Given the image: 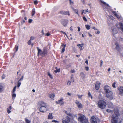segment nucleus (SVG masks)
Instances as JSON below:
<instances>
[{"label":"nucleus","mask_w":123,"mask_h":123,"mask_svg":"<svg viewBox=\"0 0 123 123\" xmlns=\"http://www.w3.org/2000/svg\"><path fill=\"white\" fill-rule=\"evenodd\" d=\"M78 115L79 117L78 118V120L80 123H89L87 119L84 115L82 114H79Z\"/></svg>","instance_id":"1"},{"label":"nucleus","mask_w":123,"mask_h":123,"mask_svg":"<svg viewBox=\"0 0 123 123\" xmlns=\"http://www.w3.org/2000/svg\"><path fill=\"white\" fill-rule=\"evenodd\" d=\"M98 107L101 109L105 108L106 105V103L103 100L99 101L98 103Z\"/></svg>","instance_id":"2"},{"label":"nucleus","mask_w":123,"mask_h":123,"mask_svg":"<svg viewBox=\"0 0 123 123\" xmlns=\"http://www.w3.org/2000/svg\"><path fill=\"white\" fill-rule=\"evenodd\" d=\"M91 123H98L100 122V120L97 117H92L91 118Z\"/></svg>","instance_id":"3"},{"label":"nucleus","mask_w":123,"mask_h":123,"mask_svg":"<svg viewBox=\"0 0 123 123\" xmlns=\"http://www.w3.org/2000/svg\"><path fill=\"white\" fill-rule=\"evenodd\" d=\"M106 97L110 100H111L113 99V97L112 91L106 93Z\"/></svg>","instance_id":"4"},{"label":"nucleus","mask_w":123,"mask_h":123,"mask_svg":"<svg viewBox=\"0 0 123 123\" xmlns=\"http://www.w3.org/2000/svg\"><path fill=\"white\" fill-rule=\"evenodd\" d=\"M61 24L65 27H66L68 23V20L66 19H63L61 20Z\"/></svg>","instance_id":"5"},{"label":"nucleus","mask_w":123,"mask_h":123,"mask_svg":"<svg viewBox=\"0 0 123 123\" xmlns=\"http://www.w3.org/2000/svg\"><path fill=\"white\" fill-rule=\"evenodd\" d=\"M70 121V118L68 116H67L64 118L62 120L63 123H68Z\"/></svg>","instance_id":"6"},{"label":"nucleus","mask_w":123,"mask_h":123,"mask_svg":"<svg viewBox=\"0 0 123 123\" xmlns=\"http://www.w3.org/2000/svg\"><path fill=\"white\" fill-rule=\"evenodd\" d=\"M104 90L106 93L112 91L111 88L108 86H106L104 87Z\"/></svg>","instance_id":"7"},{"label":"nucleus","mask_w":123,"mask_h":123,"mask_svg":"<svg viewBox=\"0 0 123 123\" xmlns=\"http://www.w3.org/2000/svg\"><path fill=\"white\" fill-rule=\"evenodd\" d=\"M112 32L113 35L118 33V31L116 28L115 27H112L111 28Z\"/></svg>","instance_id":"8"},{"label":"nucleus","mask_w":123,"mask_h":123,"mask_svg":"<svg viewBox=\"0 0 123 123\" xmlns=\"http://www.w3.org/2000/svg\"><path fill=\"white\" fill-rule=\"evenodd\" d=\"M118 119L117 117H114V115L112 117V123H117Z\"/></svg>","instance_id":"9"},{"label":"nucleus","mask_w":123,"mask_h":123,"mask_svg":"<svg viewBox=\"0 0 123 123\" xmlns=\"http://www.w3.org/2000/svg\"><path fill=\"white\" fill-rule=\"evenodd\" d=\"M47 107H41L40 108V111L42 112H44L46 111Z\"/></svg>","instance_id":"10"},{"label":"nucleus","mask_w":123,"mask_h":123,"mask_svg":"<svg viewBox=\"0 0 123 123\" xmlns=\"http://www.w3.org/2000/svg\"><path fill=\"white\" fill-rule=\"evenodd\" d=\"M60 13L62 14H64L69 16L70 14L69 12L66 11H62L60 12Z\"/></svg>","instance_id":"11"},{"label":"nucleus","mask_w":123,"mask_h":123,"mask_svg":"<svg viewBox=\"0 0 123 123\" xmlns=\"http://www.w3.org/2000/svg\"><path fill=\"white\" fill-rule=\"evenodd\" d=\"M75 104L77 105L78 107L79 108H82V104L76 100L75 102Z\"/></svg>","instance_id":"12"},{"label":"nucleus","mask_w":123,"mask_h":123,"mask_svg":"<svg viewBox=\"0 0 123 123\" xmlns=\"http://www.w3.org/2000/svg\"><path fill=\"white\" fill-rule=\"evenodd\" d=\"M63 99L62 98L61 99L58 101H56V103L57 104H60L61 105H63L64 104V102L62 101Z\"/></svg>","instance_id":"13"},{"label":"nucleus","mask_w":123,"mask_h":123,"mask_svg":"<svg viewBox=\"0 0 123 123\" xmlns=\"http://www.w3.org/2000/svg\"><path fill=\"white\" fill-rule=\"evenodd\" d=\"M114 113L115 115H116V116H114V117H117H117L119 116V113L118 111V109H115L114 110ZM114 116H115L114 115Z\"/></svg>","instance_id":"14"},{"label":"nucleus","mask_w":123,"mask_h":123,"mask_svg":"<svg viewBox=\"0 0 123 123\" xmlns=\"http://www.w3.org/2000/svg\"><path fill=\"white\" fill-rule=\"evenodd\" d=\"M100 87V82H99L97 81L95 84V88L96 90H98Z\"/></svg>","instance_id":"15"},{"label":"nucleus","mask_w":123,"mask_h":123,"mask_svg":"<svg viewBox=\"0 0 123 123\" xmlns=\"http://www.w3.org/2000/svg\"><path fill=\"white\" fill-rule=\"evenodd\" d=\"M123 25L121 23L118 24H117L116 25V26L118 28H121L122 29V27L123 26Z\"/></svg>","instance_id":"16"},{"label":"nucleus","mask_w":123,"mask_h":123,"mask_svg":"<svg viewBox=\"0 0 123 123\" xmlns=\"http://www.w3.org/2000/svg\"><path fill=\"white\" fill-rule=\"evenodd\" d=\"M39 104L41 107H47L46 104L43 102H40L39 103Z\"/></svg>","instance_id":"17"},{"label":"nucleus","mask_w":123,"mask_h":123,"mask_svg":"<svg viewBox=\"0 0 123 123\" xmlns=\"http://www.w3.org/2000/svg\"><path fill=\"white\" fill-rule=\"evenodd\" d=\"M118 89L120 91V94H121L123 93V87L121 86L119 87Z\"/></svg>","instance_id":"18"},{"label":"nucleus","mask_w":123,"mask_h":123,"mask_svg":"<svg viewBox=\"0 0 123 123\" xmlns=\"http://www.w3.org/2000/svg\"><path fill=\"white\" fill-rule=\"evenodd\" d=\"M37 48L38 50V55H39L42 54V52L41 50L39 49L38 47H37Z\"/></svg>","instance_id":"19"},{"label":"nucleus","mask_w":123,"mask_h":123,"mask_svg":"<svg viewBox=\"0 0 123 123\" xmlns=\"http://www.w3.org/2000/svg\"><path fill=\"white\" fill-rule=\"evenodd\" d=\"M115 44L116 45V49L118 51L120 50V48L118 44L116 43H115Z\"/></svg>","instance_id":"20"},{"label":"nucleus","mask_w":123,"mask_h":123,"mask_svg":"<svg viewBox=\"0 0 123 123\" xmlns=\"http://www.w3.org/2000/svg\"><path fill=\"white\" fill-rule=\"evenodd\" d=\"M42 55L44 56L46 55H47V50L44 49L43 50V51L42 53Z\"/></svg>","instance_id":"21"},{"label":"nucleus","mask_w":123,"mask_h":123,"mask_svg":"<svg viewBox=\"0 0 123 123\" xmlns=\"http://www.w3.org/2000/svg\"><path fill=\"white\" fill-rule=\"evenodd\" d=\"M52 113H51L49 114L48 116V118L49 119H52L53 118V117L52 116Z\"/></svg>","instance_id":"22"},{"label":"nucleus","mask_w":123,"mask_h":123,"mask_svg":"<svg viewBox=\"0 0 123 123\" xmlns=\"http://www.w3.org/2000/svg\"><path fill=\"white\" fill-rule=\"evenodd\" d=\"M49 97L51 99H53L55 97V95L54 94H49Z\"/></svg>","instance_id":"23"},{"label":"nucleus","mask_w":123,"mask_h":123,"mask_svg":"<svg viewBox=\"0 0 123 123\" xmlns=\"http://www.w3.org/2000/svg\"><path fill=\"white\" fill-rule=\"evenodd\" d=\"M88 9L87 10H84L82 12V14H83V13H84L85 14H86L87 12H89V13H90V11H88Z\"/></svg>","instance_id":"24"},{"label":"nucleus","mask_w":123,"mask_h":123,"mask_svg":"<svg viewBox=\"0 0 123 123\" xmlns=\"http://www.w3.org/2000/svg\"><path fill=\"white\" fill-rule=\"evenodd\" d=\"M25 121L26 123H31L30 121L29 120L26 118H25Z\"/></svg>","instance_id":"25"},{"label":"nucleus","mask_w":123,"mask_h":123,"mask_svg":"<svg viewBox=\"0 0 123 123\" xmlns=\"http://www.w3.org/2000/svg\"><path fill=\"white\" fill-rule=\"evenodd\" d=\"M35 13V10L34 8L32 9V16H33Z\"/></svg>","instance_id":"26"},{"label":"nucleus","mask_w":123,"mask_h":123,"mask_svg":"<svg viewBox=\"0 0 123 123\" xmlns=\"http://www.w3.org/2000/svg\"><path fill=\"white\" fill-rule=\"evenodd\" d=\"M85 26L86 27L87 30H89L90 29L91 27L89 25H85Z\"/></svg>","instance_id":"27"},{"label":"nucleus","mask_w":123,"mask_h":123,"mask_svg":"<svg viewBox=\"0 0 123 123\" xmlns=\"http://www.w3.org/2000/svg\"><path fill=\"white\" fill-rule=\"evenodd\" d=\"M100 1L104 5H107V6H109V5L107 4L106 2H104V1L101 0H100Z\"/></svg>","instance_id":"28"},{"label":"nucleus","mask_w":123,"mask_h":123,"mask_svg":"<svg viewBox=\"0 0 123 123\" xmlns=\"http://www.w3.org/2000/svg\"><path fill=\"white\" fill-rule=\"evenodd\" d=\"M80 76L81 77L83 78H84L85 77V75L84 74V73H81L80 74Z\"/></svg>","instance_id":"29"},{"label":"nucleus","mask_w":123,"mask_h":123,"mask_svg":"<svg viewBox=\"0 0 123 123\" xmlns=\"http://www.w3.org/2000/svg\"><path fill=\"white\" fill-rule=\"evenodd\" d=\"M3 88V86L0 83V92L2 91Z\"/></svg>","instance_id":"30"},{"label":"nucleus","mask_w":123,"mask_h":123,"mask_svg":"<svg viewBox=\"0 0 123 123\" xmlns=\"http://www.w3.org/2000/svg\"><path fill=\"white\" fill-rule=\"evenodd\" d=\"M81 45H82L80 47V50H82L84 49V48L83 47L84 44H82Z\"/></svg>","instance_id":"31"},{"label":"nucleus","mask_w":123,"mask_h":123,"mask_svg":"<svg viewBox=\"0 0 123 123\" xmlns=\"http://www.w3.org/2000/svg\"><path fill=\"white\" fill-rule=\"evenodd\" d=\"M54 72L56 73L57 72H60V68H59L57 70H55Z\"/></svg>","instance_id":"32"},{"label":"nucleus","mask_w":123,"mask_h":123,"mask_svg":"<svg viewBox=\"0 0 123 123\" xmlns=\"http://www.w3.org/2000/svg\"><path fill=\"white\" fill-rule=\"evenodd\" d=\"M16 94L15 93H13V94L12 95V98L13 99H14L16 97Z\"/></svg>","instance_id":"33"},{"label":"nucleus","mask_w":123,"mask_h":123,"mask_svg":"<svg viewBox=\"0 0 123 123\" xmlns=\"http://www.w3.org/2000/svg\"><path fill=\"white\" fill-rule=\"evenodd\" d=\"M48 75L49 77L52 79L53 78V77L51 75V74L49 72H48Z\"/></svg>","instance_id":"34"},{"label":"nucleus","mask_w":123,"mask_h":123,"mask_svg":"<svg viewBox=\"0 0 123 123\" xmlns=\"http://www.w3.org/2000/svg\"><path fill=\"white\" fill-rule=\"evenodd\" d=\"M16 88V86L14 87L12 92L13 93H14L15 92V91Z\"/></svg>","instance_id":"35"},{"label":"nucleus","mask_w":123,"mask_h":123,"mask_svg":"<svg viewBox=\"0 0 123 123\" xmlns=\"http://www.w3.org/2000/svg\"><path fill=\"white\" fill-rule=\"evenodd\" d=\"M115 15L118 18H120V16L119 15H118L116 13H115Z\"/></svg>","instance_id":"36"},{"label":"nucleus","mask_w":123,"mask_h":123,"mask_svg":"<svg viewBox=\"0 0 123 123\" xmlns=\"http://www.w3.org/2000/svg\"><path fill=\"white\" fill-rule=\"evenodd\" d=\"M74 11L76 14L78 15V11L77 10L74 9Z\"/></svg>","instance_id":"37"},{"label":"nucleus","mask_w":123,"mask_h":123,"mask_svg":"<svg viewBox=\"0 0 123 123\" xmlns=\"http://www.w3.org/2000/svg\"><path fill=\"white\" fill-rule=\"evenodd\" d=\"M7 111L8 113L9 114L10 113H11V111L9 109V108H7Z\"/></svg>","instance_id":"38"},{"label":"nucleus","mask_w":123,"mask_h":123,"mask_svg":"<svg viewBox=\"0 0 123 123\" xmlns=\"http://www.w3.org/2000/svg\"><path fill=\"white\" fill-rule=\"evenodd\" d=\"M31 40H29L28 42V43H28V45H30V44H31Z\"/></svg>","instance_id":"39"},{"label":"nucleus","mask_w":123,"mask_h":123,"mask_svg":"<svg viewBox=\"0 0 123 123\" xmlns=\"http://www.w3.org/2000/svg\"><path fill=\"white\" fill-rule=\"evenodd\" d=\"M92 29H93L95 30H98V29H97V28L94 26H93V27H92Z\"/></svg>","instance_id":"40"},{"label":"nucleus","mask_w":123,"mask_h":123,"mask_svg":"<svg viewBox=\"0 0 123 123\" xmlns=\"http://www.w3.org/2000/svg\"><path fill=\"white\" fill-rule=\"evenodd\" d=\"M85 69L86 71H88L89 70V68L88 67H85Z\"/></svg>","instance_id":"41"},{"label":"nucleus","mask_w":123,"mask_h":123,"mask_svg":"<svg viewBox=\"0 0 123 123\" xmlns=\"http://www.w3.org/2000/svg\"><path fill=\"white\" fill-rule=\"evenodd\" d=\"M21 82H19V81H18V87H19V86H20V85H21Z\"/></svg>","instance_id":"42"},{"label":"nucleus","mask_w":123,"mask_h":123,"mask_svg":"<svg viewBox=\"0 0 123 123\" xmlns=\"http://www.w3.org/2000/svg\"><path fill=\"white\" fill-rule=\"evenodd\" d=\"M77 96H78V98L80 99L81 98V97L83 95H79L78 94L77 95Z\"/></svg>","instance_id":"43"},{"label":"nucleus","mask_w":123,"mask_h":123,"mask_svg":"<svg viewBox=\"0 0 123 123\" xmlns=\"http://www.w3.org/2000/svg\"><path fill=\"white\" fill-rule=\"evenodd\" d=\"M103 63V61L102 60H101L100 61V67H101L102 66Z\"/></svg>","instance_id":"44"},{"label":"nucleus","mask_w":123,"mask_h":123,"mask_svg":"<svg viewBox=\"0 0 123 123\" xmlns=\"http://www.w3.org/2000/svg\"><path fill=\"white\" fill-rule=\"evenodd\" d=\"M83 20L85 21H87V19L85 17H83Z\"/></svg>","instance_id":"45"},{"label":"nucleus","mask_w":123,"mask_h":123,"mask_svg":"<svg viewBox=\"0 0 123 123\" xmlns=\"http://www.w3.org/2000/svg\"><path fill=\"white\" fill-rule=\"evenodd\" d=\"M116 84V83L115 82H114L112 85V86L114 88H115L116 87V86H115V85Z\"/></svg>","instance_id":"46"},{"label":"nucleus","mask_w":123,"mask_h":123,"mask_svg":"<svg viewBox=\"0 0 123 123\" xmlns=\"http://www.w3.org/2000/svg\"><path fill=\"white\" fill-rule=\"evenodd\" d=\"M35 38V37H31L30 40L31 41L32 40H33Z\"/></svg>","instance_id":"47"},{"label":"nucleus","mask_w":123,"mask_h":123,"mask_svg":"<svg viewBox=\"0 0 123 123\" xmlns=\"http://www.w3.org/2000/svg\"><path fill=\"white\" fill-rule=\"evenodd\" d=\"M71 82L70 81H68V83H67V85H70L71 84Z\"/></svg>","instance_id":"48"},{"label":"nucleus","mask_w":123,"mask_h":123,"mask_svg":"<svg viewBox=\"0 0 123 123\" xmlns=\"http://www.w3.org/2000/svg\"><path fill=\"white\" fill-rule=\"evenodd\" d=\"M65 50V48H64V47H63L62 49V52L63 53V52H64Z\"/></svg>","instance_id":"49"},{"label":"nucleus","mask_w":123,"mask_h":123,"mask_svg":"<svg viewBox=\"0 0 123 123\" xmlns=\"http://www.w3.org/2000/svg\"><path fill=\"white\" fill-rule=\"evenodd\" d=\"M32 21V19H29L28 21L30 23H31Z\"/></svg>","instance_id":"50"},{"label":"nucleus","mask_w":123,"mask_h":123,"mask_svg":"<svg viewBox=\"0 0 123 123\" xmlns=\"http://www.w3.org/2000/svg\"><path fill=\"white\" fill-rule=\"evenodd\" d=\"M106 111L107 112H112V111H111V110H110V109H108Z\"/></svg>","instance_id":"51"},{"label":"nucleus","mask_w":123,"mask_h":123,"mask_svg":"<svg viewBox=\"0 0 123 123\" xmlns=\"http://www.w3.org/2000/svg\"><path fill=\"white\" fill-rule=\"evenodd\" d=\"M15 48H16V52H17V51L18 49V46L17 47H16V46Z\"/></svg>","instance_id":"52"},{"label":"nucleus","mask_w":123,"mask_h":123,"mask_svg":"<svg viewBox=\"0 0 123 123\" xmlns=\"http://www.w3.org/2000/svg\"><path fill=\"white\" fill-rule=\"evenodd\" d=\"M61 32L62 33H63V34H65L67 36V37L68 38V36H67L66 33L65 32H64V31H61Z\"/></svg>","instance_id":"53"},{"label":"nucleus","mask_w":123,"mask_h":123,"mask_svg":"<svg viewBox=\"0 0 123 123\" xmlns=\"http://www.w3.org/2000/svg\"><path fill=\"white\" fill-rule=\"evenodd\" d=\"M5 75L4 74L3 75L2 77V79H5Z\"/></svg>","instance_id":"54"},{"label":"nucleus","mask_w":123,"mask_h":123,"mask_svg":"<svg viewBox=\"0 0 123 123\" xmlns=\"http://www.w3.org/2000/svg\"><path fill=\"white\" fill-rule=\"evenodd\" d=\"M38 3V1L37 0H35L34 1V3L35 4H36Z\"/></svg>","instance_id":"55"},{"label":"nucleus","mask_w":123,"mask_h":123,"mask_svg":"<svg viewBox=\"0 0 123 123\" xmlns=\"http://www.w3.org/2000/svg\"><path fill=\"white\" fill-rule=\"evenodd\" d=\"M95 33L97 34H99L100 33V31H98L97 32H95Z\"/></svg>","instance_id":"56"},{"label":"nucleus","mask_w":123,"mask_h":123,"mask_svg":"<svg viewBox=\"0 0 123 123\" xmlns=\"http://www.w3.org/2000/svg\"><path fill=\"white\" fill-rule=\"evenodd\" d=\"M52 122H55V123H58V122L57 121L55 120H52Z\"/></svg>","instance_id":"57"},{"label":"nucleus","mask_w":123,"mask_h":123,"mask_svg":"<svg viewBox=\"0 0 123 123\" xmlns=\"http://www.w3.org/2000/svg\"><path fill=\"white\" fill-rule=\"evenodd\" d=\"M23 76H22L21 77V78L20 79V80H19V81L20 80H23Z\"/></svg>","instance_id":"58"},{"label":"nucleus","mask_w":123,"mask_h":123,"mask_svg":"<svg viewBox=\"0 0 123 123\" xmlns=\"http://www.w3.org/2000/svg\"><path fill=\"white\" fill-rule=\"evenodd\" d=\"M75 71L74 70H72L71 71V73H74L75 72Z\"/></svg>","instance_id":"59"},{"label":"nucleus","mask_w":123,"mask_h":123,"mask_svg":"<svg viewBox=\"0 0 123 123\" xmlns=\"http://www.w3.org/2000/svg\"><path fill=\"white\" fill-rule=\"evenodd\" d=\"M88 96L89 97H90V96H91V93H90V92H89L88 93Z\"/></svg>","instance_id":"60"},{"label":"nucleus","mask_w":123,"mask_h":123,"mask_svg":"<svg viewBox=\"0 0 123 123\" xmlns=\"http://www.w3.org/2000/svg\"><path fill=\"white\" fill-rule=\"evenodd\" d=\"M67 114L70 116H72L71 114L70 113H67Z\"/></svg>","instance_id":"61"},{"label":"nucleus","mask_w":123,"mask_h":123,"mask_svg":"<svg viewBox=\"0 0 123 123\" xmlns=\"http://www.w3.org/2000/svg\"><path fill=\"white\" fill-rule=\"evenodd\" d=\"M70 30L71 31H73V29L72 28V26H71L70 28Z\"/></svg>","instance_id":"62"},{"label":"nucleus","mask_w":123,"mask_h":123,"mask_svg":"<svg viewBox=\"0 0 123 123\" xmlns=\"http://www.w3.org/2000/svg\"><path fill=\"white\" fill-rule=\"evenodd\" d=\"M50 35V34L48 33L47 34L45 35H46L47 36H49Z\"/></svg>","instance_id":"63"},{"label":"nucleus","mask_w":123,"mask_h":123,"mask_svg":"<svg viewBox=\"0 0 123 123\" xmlns=\"http://www.w3.org/2000/svg\"><path fill=\"white\" fill-rule=\"evenodd\" d=\"M119 40H120V41H123V38H120Z\"/></svg>","instance_id":"64"}]
</instances>
